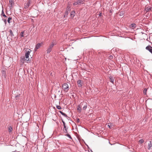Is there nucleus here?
Returning <instances> with one entry per match:
<instances>
[{"instance_id": "nucleus-14", "label": "nucleus", "mask_w": 152, "mask_h": 152, "mask_svg": "<svg viewBox=\"0 0 152 152\" xmlns=\"http://www.w3.org/2000/svg\"><path fill=\"white\" fill-rule=\"evenodd\" d=\"M70 11V10L66 9L65 12V15H64V17H65L68 14L69 12Z\"/></svg>"}, {"instance_id": "nucleus-32", "label": "nucleus", "mask_w": 152, "mask_h": 152, "mask_svg": "<svg viewBox=\"0 0 152 152\" xmlns=\"http://www.w3.org/2000/svg\"><path fill=\"white\" fill-rule=\"evenodd\" d=\"M113 58V56H109V58L110 59H112Z\"/></svg>"}, {"instance_id": "nucleus-16", "label": "nucleus", "mask_w": 152, "mask_h": 152, "mask_svg": "<svg viewBox=\"0 0 152 152\" xmlns=\"http://www.w3.org/2000/svg\"><path fill=\"white\" fill-rule=\"evenodd\" d=\"M13 130L12 127L11 126H9L8 127V131L9 132H11Z\"/></svg>"}, {"instance_id": "nucleus-6", "label": "nucleus", "mask_w": 152, "mask_h": 152, "mask_svg": "<svg viewBox=\"0 0 152 152\" xmlns=\"http://www.w3.org/2000/svg\"><path fill=\"white\" fill-rule=\"evenodd\" d=\"M31 51V50L29 49L27 51H26V53L25 55L26 58H28L29 57V55Z\"/></svg>"}, {"instance_id": "nucleus-17", "label": "nucleus", "mask_w": 152, "mask_h": 152, "mask_svg": "<svg viewBox=\"0 0 152 152\" xmlns=\"http://www.w3.org/2000/svg\"><path fill=\"white\" fill-rule=\"evenodd\" d=\"M9 32L10 33V36L12 37L13 36H14V35L13 34V32L10 29L9 30Z\"/></svg>"}, {"instance_id": "nucleus-37", "label": "nucleus", "mask_w": 152, "mask_h": 152, "mask_svg": "<svg viewBox=\"0 0 152 152\" xmlns=\"http://www.w3.org/2000/svg\"><path fill=\"white\" fill-rule=\"evenodd\" d=\"M102 13H100L99 14V16H101L102 15Z\"/></svg>"}, {"instance_id": "nucleus-8", "label": "nucleus", "mask_w": 152, "mask_h": 152, "mask_svg": "<svg viewBox=\"0 0 152 152\" xmlns=\"http://www.w3.org/2000/svg\"><path fill=\"white\" fill-rule=\"evenodd\" d=\"M31 2V0H29L28 1L25 5L24 8L25 9H27L30 5V4Z\"/></svg>"}, {"instance_id": "nucleus-7", "label": "nucleus", "mask_w": 152, "mask_h": 152, "mask_svg": "<svg viewBox=\"0 0 152 152\" xmlns=\"http://www.w3.org/2000/svg\"><path fill=\"white\" fill-rule=\"evenodd\" d=\"M145 49L149 51L152 54V47L151 46L149 45L145 48Z\"/></svg>"}, {"instance_id": "nucleus-33", "label": "nucleus", "mask_w": 152, "mask_h": 152, "mask_svg": "<svg viewBox=\"0 0 152 152\" xmlns=\"http://www.w3.org/2000/svg\"><path fill=\"white\" fill-rule=\"evenodd\" d=\"M76 121H77V122L79 123V122H80V119H79L78 118H77V119H76Z\"/></svg>"}, {"instance_id": "nucleus-30", "label": "nucleus", "mask_w": 152, "mask_h": 152, "mask_svg": "<svg viewBox=\"0 0 152 152\" xmlns=\"http://www.w3.org/2000/svg\"><path fill=\"white\" fill-rule=\"evenodd\" d=\"M20 95V94L19 95H17L15 96V98H16V99H17V97H19Z\"/></svg>"}, {"instance_id": "nucleus-19", "label": "nucleus", "mask_w": 152, "mask_h": 152, "mask_svg": "<svg viewBox=\"0 0 152 152\" xmlns=\"http://www.w3.org/2000/svg\"><path fill=\"white\" fill-rule=\"evenodd\" d=\"M21 58L23 60V61H28V60H27L26 59H25V58L24 56L21 57Z\"/></svg>"}, {"instance_id": "nucleus-35", "label": "nucleus", "mask_w": 152, "mask_h": 152, "mask_svg": "<svg viewBox=\"0 0 152 152\" xmlns=\"http://www.w3.org/2000/svg\"><path fill=\"white\" fill-rule=\"evenodd\" d=\"M67 128H66V126H64V129H67Z\"/></svg>"}, {"instance_id": "nucleus-23", "label": "nucleus", "mask_w": 152, "mask_h": 152, "mask_svg": "<svg viewBox=\"0 0 152 152\" xmlns=\"http://www.w3.org/2000/svg\"><path fill=\"white\" fill-rule=\"evenodd\" d=\"M12 19L11 17H9L7 20V22L9 23H10V20Z\"/></svg>"}, {"instance_id": "nucleus-22", "label": "nucleus", "mask_w": 152, "mask_h": 152, "mask_svg": "<svg viewBox=\"0 0 152 152\" xmlns=\"http://www.w3.org/2000/svg\"><path fill=\"white\" fill-rule=\"evenodd\" d=\"M147 89H146V88H145L143 90V93L145 95H146V92H147Z\"/></svg>"}, {"instance_id": "nucleus-10", "label": "nucleus", "mask_w": 152, "mask_h": 152, "mask_svg": "<svg viewBox=\"0 0 152 152\" xmlns=\"http://www.w3.org/2000/svg\"><path fill=\"white\" fill-rule=\"evenodd\" d=\"M136 25L134 23H132L129 26V27L132 29H134L136 27Z\"/></svg>"}, {"instance_id": "nucleus-28", "label": "nucleus", "mask_w": 152, "mask_h": 152, "mask_svg": "<svg viewBox=\"0 0 152 152\" xmlns=\"http://www.w3.org/2000/svg\"><path fill=\"white\" fill-rule=\"evenodd\" d=\"M62 115H63V116H64L65 117H67V115L64 113H62Z\"/></svg>"}, {"instance_id": "nucleus-20", "label": "nucleus", "mask_w": 152, "mask_h": 152, "mask_svg": "<svg viewBox=\"0 0 152 152\" xmlns=\"http://www.w3.org/2000/svg\"><path fill=\"white\" fill-rule=\"evenodd\" d=\"M71 3L70 2H69L66 9L70 10L69 9L71 7Z\"/></svg>"}, {"instance_id": "nucleus-26", "label": "nucleus", "mask_w": 152, "mask_h": 152, "mask_svg": "<svg viewBox=\"0 0 152 152\" xmlns=\"http://www.w3.org/2000/svg\"><path fill=\"white\" fill-rule=\"evenodd\" d=\"M144 140H143V139L140 140L139 141V142L141 144L143 143L144 142Z\"/></svg>"}, {"instance_id": "nucleus-5", "label": "nucleus", "mask_w": 152, "mask_h": 152, "mask_svg": "<svg viewBox=\"0 0 152 152\" xmlns=\"http://www.w3.org/2000/svg\"><path fill=\"white\" fill-rule=\"evenodd\" d=\"M43 43L41 42L40 43H38L35 46V48L34 49V51H36L37 50V49L39 48L41 46Z\"/></svg>"}, {"instance_id": "nucleus-34", "label": "nucleus", "mask_w": 152, "mask_h": 152, "mask_svg": "<svg viewBox=\"0 0 152 152\" xmlns=\"http://www.w3.org/2000/svg\"><path fill=\"white\" fill-rule=\"evenodd\" d=\"M4 23H6V22H7V20L6 19H4Z\"/></svg>"}, {"instance_id": "nucleus-11", "label": "nucleus", "mask_w": 152, "mask_h": 152, "mask_svg": "<svg viewBox=\"0 0 152 152\" xmlns=\"http://www.w3.org/2000/svg\"><path fill=\"white\" fill-rule=\"evenodd\" d=\"M152 147V143L151 142V141H150L148 143V150H150L151 148Z\"/></svg>"}, {"instance_id": "nucleus-18", "label": "nucleus", "mask_w": 152, "mask_h": 152, "mask_svg": "<svg viewBox=\"0 0 152 152\" xmlns=\"http://www.w3.org/2000/svg\"><path fill=\"white\" fill-rule=\"evenodd\" d=\"M75 12L74 11H72L71 12V15L72 17H74L75 15Z\"/></svg>"}, {"instance_id": "nucleus-12", "label": "nucleus", "mask_w": 152, "mask_h": 152, "mask_svg": "<svg viewBox=\"0 0 152 152\" xmlns=\"http://www.w3.org/2000/svg\"><path fill=\"white\" fill-rule=\"evenodd\" d=\"M151 7H146L145 9V11H146V12H148L150 10H151Z\"/></svg>"}, {"instance_id": "nucleus-31", "label": "nucleus", "mask_w": 152, "mask_h": 152, "mask_svg": "<svg viewBox=\"0 0 152 152\" xmlns=\"http://www.w3.org/2000/svg\"><path fill=\"white\" fill-rule=\"evenodd\" d=\"M62 122L63 123V125L64 126H65V122H64V121H63V120H62Z\"/></svg>"}, {"instance_id": "nucleus-21", "label": "nucleus", "mask_w": 152, "mask_h": 152, "mask_svg": "<svg viewBox=\"0 0 152 152\" xmlns=\"http://www.w3.org/2000/svg\"><path fill=\"white\" fill-rule=\"evenodd\" d=\"M1 15L3 16V17H7V16L5 15V14H4V11H3V9L2 10V12H1Z\"/></svg>"}, {"instance_id": "nucleus-9", "label": "nucleus", "mask_w": 152, "mask_h": 152, "mask_svg": "<svg viewBox=\"0 0 152 152\" xmlns=\"http://www.w3.org/2000/svg\"><path fill=\"white\" fill-rule=\"evenodd\" d=\"M63 88L64 89V90L67 89L69 88V86L66 83L63 84L62 86Z\"/></svg>"}, {"instance_id": "nucleus-27", "label": "nucleus", "mask_w": 152, "mask_h": 152, "mask_svg": "<svg viewBox=\"0 0 152 152\" xmlns=\"http://www.w3.org/2000/svg\"><path fill=\"white\" fill-rule=\"evenodd\" d=\"M24 31L21 32L20 33V36L21 37H23L24 36L23 35Z\"/></svg>"}, {"instance_id": "nucleus-15", "label": "nucleus", "mask_w": 152, "mask_h": 152, "mask_svg": "<svg viewBox=\"0 0 152 152\" xmlns=\"http://www.w3.org/2000/svg\"><path fill=\"white\" fill-rule=\"evenodd\" d=\"M110 82H111L113 84H114V79L113 77H110Z\"/></svg>"}, {"instance_id": "nucleus-24", "label": "nucleus", "mask_w": 152, "mask_h": 152, "mask_svg": "<svg viewBox=\"0 0 152 152\" xmlns=\"http://www.w3.org/2000/svg\"><path fill=\"white\" fill-rule=\"evenodd\" d=\"M56 107V108L58 110H60L61 109V107L59 105H57Z\"/></svg>"}, {"instance_id": "nucleus-29", "label": "nucleus", "mask_w": 152, "mask_h": 152, "mask_svg": "<svg viewBox=\"0 0 152 152\" xmlns=\"http://www.w3.org/2000/svg\"><path fill=\"white\" fill-rule=\"evenodd\" d=\"M67 129H64V131L65 133H67L68 132H67Z\"/></svg>"}, {"instance_id": "nucleus-38", "label": "nucleus", "mask_w": 152, "mask_h": 152, "mask_svg": "<svg viewBox=\"0 0 152 152\" xmlns=\"http://www.w3.org/2000/svg\"><path fill=\"white\" fill-rule=\"evenodd\" d=\"M110 124V123H109V124H108V126H109V127L110 128V125H109V124Z\"/></svg>"}, {"instance_id": "nucleus-13", "label": "nucleus", "mask_w": 152, "mask_h": 152, "mask_svg": "<svg viewBox=\"0 0 152 152\" xmlns=\"http://www.w3.org/2000/svg\"><path fill=\"white\" fill-rule=\"evenodd\" d=\"M82 106H81V105H80V104L78 105L77 108V110L79 111V113H80L82 110V108H81Z\"/></svg>"}, {"instance_id": "nucleus-36", "label": "nucleus", "mask_w": 152, "mask_h": 152, "mask_svg": "<svg viewBox=\"0 0 152 152\" xmlns=\"http://www.w3.org/2000/svg\"><path fill=\"white\" fill-rule=\"evenodd\" d=\"M59 112L61 114H62V113H63V112H62V111H59Z\"/></svg>"}, {"instance_id": "nucleus-3", "label": "nucleus", "mask_w": 152, "mask_h": 152, "mask_svg": "<svg viewBox=\"0 0 152 152\" xmlns=\"http://www.w3.org/2000/svg\"><path fill=\"white\" fill-rule=\"evenodd\" d=\"M80 105H81L82 107L83 106V110H85L87 107V104L86 102H83L80 103Z\"/></svg>"}, {"instance_id": "nucleus-4", "label": "nucleus", "mask_w": 152, "mask_h": 152, "mask_svg": "<svg viewBox=\"0 0 152 152\" xmlns=\"http://www.w3.org/2000/svg\"><path fill=\"white\" fill-rule=\"evenodd\" d=\"M77 85L79 87L82 88L84 84L83 82L80 80H79L77 81Z\"/></svg>"}, {"instance_id": "nucleus-25", "label": "nucleus", "mask_w": 152, "mask_h": 152, "mask_svg": "<svg viewBox=\"0 0 152 152\" xmlns=\"http://www.w3.org/2000/svg\"><path fill=\"white\" fill-rule=\"evenodd\" d=\"M66 135L67 136L69 139H72V137H71V136L69 134H66Z\"/></svg>"}, {"instance_id": "nucleus-1", "label": "nucleus", "mask_w": 152, "mask_h": 152, "mask_svg": "<svg viewBox=\"0 0 152 152\" xmlns=\"http://www.w3.org/2000/svg\"><path fill=\"white\" fill-rule=\"evenodd\" d=\"M84 3V0H78L74 3L73 4L74 6H78Z\"/></svg>"}, {"instance_id": "nucleus-2", "label": "nucleus", "mask_w": 152, "mask_h": 152, "mask_svg": "<svg viewBox=\"0 0 152 152\" xmlns=\"http://www.w3.org/2000/svg\"><path fill=\"white\" fill-rule=\"evenodd\" d=\"M54 45L55 44L53 42H52L47 49V53H49L51 52L52 49Z\"/></svg>"}]
</instances>
